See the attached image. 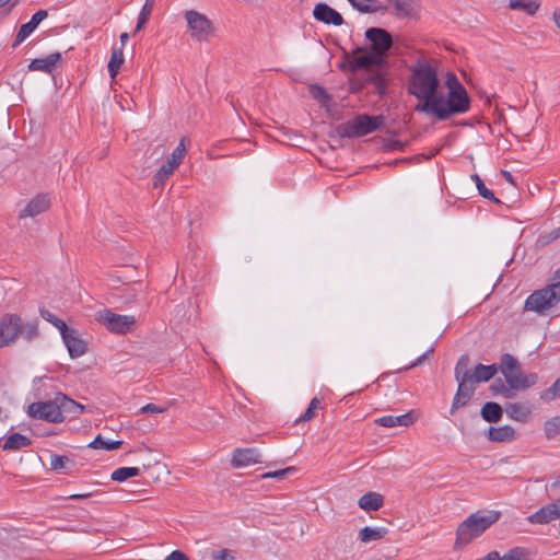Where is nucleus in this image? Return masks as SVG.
I'll list each match as a JSON object with an SVG mask.
<instances>
[{
    "instance_id": "nucleus-1",
    "label": "nucleus",
    "mask_w": 560,
    "mask_h": 560,
    "mask_svg": "<svg viewBox=\"0 0 560 560\" xmlns=\"http://www.w3.org/2000/svg\"><path fill=\"white\" fill-rule=\"evenodd\" d=\"M446 85L447 97L440 91L435 70L429 63H418L412 70L409 83L410 94L419 101L415 110L434 116L440 120L466 113L469 109L470 100L465 88L453 73L448 74Z\"/></svg>"
},
{
    "instance_id": "nucleus-2",
    "label": "nucleus",
    "mask_w": 560,
    "mask_h": 560,
    "mask_svg": "<svg viewBox=\"0 0 560 560\" xmlns=\"http://www.w3.org/2000/svg\"><path fill=\"white\" fill-rule=\"evenodd\" d=\"M365 37L371 42L372 50L351 58L345 67L351 72L376 68L377 70L369 75V80L375 84L378 93L383 94L386 90V79L381 68L386 63L385 52L392 47L393 39L387 31L378 27L368 28Z\"/></svg>"
},
{
    "instance_id": "nucleus-3",
    "label": "nucleus",
    "mask_w": 560,
    "mask_h": 560,
    "mask_svg": "<svg viewBox=\"0 0 560 560\" xmlns=\"http://www.w3.org/2000/svg\"><path fill=\"white\" fill-rule=\"evenodd\" d=\"M469 361V357L464 354L458 359L455 366L454 375L458 387L451 407V415L454 417L458 416L456 411L459 408L468 404L476 389V385L489 381L498 372L495 364H477L474 370H470Z\"/></svg>"
},
{
    "instance_id": "nucleus-4",
    "label": "nucleus",
    "mask_w": 560,
    "mask_h": 560,
    "mask_svg": "<svg viewBox=\"0 0 560 560\" xmlns=\"http://www.w3.org/2000/svg\"><path fill=\"white\" fill-rule=\"evenodd\" d=\"M84 410L85 406L57 393L52 399L31 404L27 415L37 420H62L68 415L78 416Z\"/></svg>"
},
{
    "instance_id": "nucleus-5",
    "label": "nucleus",
    "mask_w": 560,
    "mask_h": 560,
    "mask_svg": "<svg viewBox=\"0 0 560 560\" xmlns=\"http://www.w3.org/2000/svg\"><path fill=\"white\" fill-rule=\"evenodd\" d=\"M500 512L488 511L470 514L456 529L455 548L458 549L481 536L492 524L500 518Z\"/></svg>"
},
{
    "instance_id": "nucleus-6",
    "label": "nucleus",
    "mask_w": 560,
    "mask_h": 560,
    "mask_svg": "<svg viewBox=\"0 0 560 560\" xmlns=\"http://www.w3.org/2000/svg\"><path fill=\"white\" fill-rule=\"evenodd\" d=\"M186 21V32L195 43H209L215 37L217 28L214 23L203 13L197 10H187L184 12Z\"/></svg>"
},
{
    "instance_id": "nucleus-7",
    "label": "nucleus",
    "mask_w": 560,
    "mask_h": 560,
    "mask_svg": "<svg viewBox=\"0 0 560 560\" xmlns=\"http://www.w3.org/2000/svg\"><path fill=\"white\" fill-rule=\"evenodd\" d=\"M555 278L558 279L557 282L535 291L526 299V310L544 314L560 302V268L556 271Z\"/></svg>"
},
{
    "instance_id": "nucleus-8",
    "label": "nucleus",
    "mask_w": 560,
    "mask_h": 560,
    "mask_svg": "<svg viewBox=\"0 0 560 560\" xmlns=\"http://www.w3.org/2000/svg\"><path fill=\"white\" fill-rule=\"evenodd\" d=\"M383 121V116L358 115L353 119L337 126L336 131L342 138L362 137L377 130Z\"/></svg>"
},
{
    "instance_id": "nucleus-9",
    "label": "nucleus",
    "mask_w": 560,
    "mask_h": 560,
    "mask_svg": "<svg viewBox=\"0 0 560 560\" xmlns=\"http://www.w3.org/2000/svg\"><path fill=\"white\" fill-rule=\"evenodd\" d=\"M95 318L114 334H127L133 330L136 325L133 315H120L106 308L98 311Z\"/></svg>"
},
{
    "instance_id": "nucleus-10",
    "label": "nucleus",
    "mask_w": 560,
    "mask_h": 560,
    "mask_svg": "<svg viewBox=\"0 0 560 560\" xmlns=\"http://www.w3.org/2000/svg\"><path fill=\"white\" fill-rule=\"evenodd\" d=\"M22 331V319L16 314H5L0 318V348L12 345Z\"/></svg>"
},
{
    "instance_id": "nucleus-11",
    "label": "nucleus",
    "mask_w": 560,
    "mask_h": 560,
    "mask_svg": "<svg viewBox=\"0 0 560 560\" xmlns=\"http://www.w3.org/2000/svg\"><path fill=\"white\" fill-rule=\"evenodd\" d=\"M51 205V199L47 194H38L32 198L24 209L20 212L19 218H34L40 213L46 212Z\"/></svg>"
},
{
    "instance_id": "nucleus-12",
    "label": "nucleus",
    "mask_w": 560,
    "mask_h": 560,
    "mask_svg": "<svg viewBox=\"0 0 560 560\" xmlns=\"http://www.w3.org/2000/svg\"><path fill=\"white\" fill-rule=\"evenodd\" d=\"M313 16L324 24L340 26L345 23L342 15L326 3H317L313 10Z\"/></svg>"
},
{
    "instance_id": "nucleus-13",
    "label": "nucleus",
    "mask_w": 560,
    "mask_h": 560,
    "mask_svg": "<svg viewBox=\"0 0 560 560\" xmlns=\"http://www.w3.org/2000/svg\"><path fill=\"white\" fill-rule=\"evenodd\" d=\"M32 445V440L24 434L11 432L0 439V448L4 452H19Z\"/></svg>"
},
{
    "instance_id": "nucleus-14",
    "label": "nucleus",
    "mask_w": 560,
    "mask_h": 560,
    "mask_svg": "<svg viewBox=\"0 0 560 560\" xmlns=\"http://www.w3.org/2000/svg\"><path fill=\"white\" fill-rule=\"evenodd\" d=\"M260 463V454L257 448H236L231 458L234 468H243Z\"/></svg>"
},
{
    "instance_id": "nucleus-15",
    "label": "nucleus",
    "mask_w": 560,
    "mask_h": 560,
    "mask_svg": "<svg viewBox=\"0 0 560 560\" xmlns=\"http://www.w3.org/2000/svg\"><path fill=\"white\" fill-rule=\"evenodd\" d=\"M65 345L69 351V355L72 359L79 358L85 353L86 345L79 337L77 330L69 328L61 335Z\"/></svg>"
},
{
    "instance_id": "nucleus-16",
    "label": "nucleus",
    "mask_w": 560,
    "mask_h": 560,
    "mask_svg": "<svg viewBox=\"0 0 560 560\" xmlns=\"http://www.w3.org/2000/svg\"><path fill=\"white\" fill-rule=\"evenodd\" d=\"M61 54L52 52L42 58H35L28 63L30 71H42L45 73H51L54 69L60 63Z\"/></svg>"
},
{
    "instance_id": "nucleus-17",
    "label": "nucleus",
    "mask_w": 560,
    "mask_h": 560,
    "mask_svg": "<svg viewBox=\"0 0 560 560\" xmlns=\"http://www.w3.org/2000/svg\"><path fill=\"white\" fill-rule=\"evenodd\" d=\"M47 16H48V13L46 10H39L36 13H34L32 19L27 23L21 25V27L18 32V35H16L15 42L13 44V47H16L22 42H24L36 30L38 24L42 21H44Z\"/></svg>"
},
{
    "instance_id": "nucleus-18",
    "label": "nucleus",
    "mask_w": 560,
    "mask_h": 560,
    "mask_svg": "<svg viewBox=\"0 0 560 560\" xmlns=\"http://www.w3.org/2000/svg\"><path fill=\"white\" fill-rule=\"evenodd\" d=\"M557 518H560V510L557 502H553L540 508L528 517V521L533 524H547Z\"/></svg>"
},
{
    "instance_id": "nucleus-19",
    "label": "nucleus",
    "mask_w": 560,
    "mask_h": 560,
    "mask_svg": "<svg viewBox=\"0 0 560 560\" xmlns=\"http://www.w3.org/2000/svg\"><path fill=\"white\" fill-rule=\"evenodd\" d=\"M506 383L513 389H525L535 384L537 376L535 374H530L525 376L521 372V368H517L516 371L512 370V372H508L503 374Z\"/></svg>"
},
{
    "instance_id": "nucleus-20",
    "label": "nucleus",
    "mask_w": 560,
    "mask_h": 560,
    "mask_svg": "<svg viewBox=\"0 0 560 560\" xmlns=\"http://www.w3.org/2000/svg\"><path fill=\"white\" fill-rule=\"evenodd\" d=\"M515 436V429L509 424L490 427L488 430V439L492 442H510L514 440Z\"/></svg>"
},
{
    "instance_id": "nucleus-21",
    "label": "nucleus",
    "mask_w": 560,
    "mask_h": 560,
    "mask_svg": "<svg viewBox=\"0 0 560 560\" xmlns=\"http://www.w3.org/2000/svg\"><path fill=\"white\" fill-rule=\"evenodd\" d=\"M384 497L377 492H368L363 494L358 502L360 509L366 512L377 511L383 506Z\"/></svg>"
},
{
    "instance_id": "nucleus-22",
    "label": "nucleus",
    "mask_w": 560,
    "mask_h": 560,
    "mask_svg": "<svg viewBox=\"0 0 560 560\" xmlns=\"http://www.w3.org/2000/svg\"><path fill=\"white\" fill-rule=\"evenodd\" d=\"M398 18L411 16L417 9L416 0H387Z\"/></svg>"
},
{
    "instance_id": "nucleus-23",
    "label": "nucleus",
    "mask_w": 560,
    "mask_h": 560,
    "mask_svg": "<svg viewBox=\"0 0 560 560\" xmlns=\"http://www.w3.org/2000/svg\"><path fill=\"white\" fill-rule=\"evenodd\" d=\"M349 3L361 13H376L386 11L387 7L376 0H348Z\"/></svg>"
},
{
    "instance_id": "nucleus-24",
    "label": "nucleus",
    "mask_w": 560,
    "mask_h": 560,
    "mask_svg": "<svg viewBox=\"0 0 560 560\" xmlns=\"http://www.w3.org/2000/svg\"><path fill=\"white\" fill-rule=\"evenodd\" d=\"M387 534L384 527H370L365 526L359 532V539L362 542H370L382 539Z\"/></svg>"
},
{
    "instance_id": "nucleus-25",
    "label": "nucleus",
    "mask_w": 560,
    "mask_h": 560,
    "mask_svg": "<svg viewBox=\"0 0 560 560\" xmlns=\"http://www.w3.org/2000/svg\"><path fill=\"white\" fill-rule=\"evenodd\" d=\"M538 0H509V8L534 15L539 9Z\"/></svg>"
},
{
    "instance_id": "nucleus-26",
    "label": "nucleus",
    "mask_w": 560,
    "mask_h": 560,
    "mask_svg": "<svg viewBox=\"0 0 560 560\" xmlns=\"http://www.w3.org/2000/svg\"><path fill=\"white\" fill-rule=\"evenodd\" d=\"M124 61H125V57H124L122 49L121 48H113L110 58H109V61L107 65L108 72H109L112 79H114L117 75Z\"/></svg>"
},
{
    "instance_id": "nucleus-27",
    "label": "nucleus",
    "mask_w": 560,
    "mask_h": 560,
    "mask_svg": "<svg viewBox=\"0 0 560 560\" xmlns=\"http://www.w3.org/2000/svg\"><path fill=\"white\" fill-rule=\"evenodd\" d=\"M483 420H500L502 417V408L499 404L489 401L480 409Z\"/></svg>"
},
{
    "instance_id": "nucleus-28",
    "label": "nucleus",
    "mask_w": 560,
    "mask_h": 560,
    "mask_svg": "<svg viewBox=\"0 0 560 560\" xmlns=\"http://www.w3.org/2000/svg\"><path fill=\"white\" fill-rule=\"evenodd\" d=\"M187 153V147L185 143V138L180 139L178 145L175 148V150L171 153V155L167 158L166 163L171 164L175 168H177L180 163L183 162L185 155Z\"/></svg>"
},
{
    "instance_id": "nucleus-29",
    "label": "nucleus",
    "mask_w": 560,
    "mask_h": 560,
    "mask_svg": "<svg viewBox=\"0 0 560 560\" xmlns=\"http://www.w3.org/2000/svg\"><path fill=\"white\" fill-rule=\"evenodd\" d=\"M154 3H155V0H145L144 4L139 13V16H138V22H137V25L135 28V34L140 32L143 28V26L148 23L150 15L154 8Z\"/></svg>"
},
{
    "instance_id": "nucleus-30",
    "label": "nucleus",
    "mask_w": 560,
    "mask_h": 560,
    "mask_svg": "<svg viewBox=\"0 0 560 560\" xmlns=\"http://www.w3.org/2000/svg\"><path fill=\"white\" fill-rule=\"evenodd\" d=\"M176 168L168 163H164L158 170L156 174L153 177V187L158 188L164 185V183L173 175Z\"/></svg>"
},
{
    "instance_id": "nucleus-31",
    "label": "nucleus",
    "mask_w": 560,
    "mask_h": 560,
    "mask_svg": "<svg viewBox=\"0 0 560 560\" xmlns=\"http://www.w3.org/2000/svg\"><path fill=\"white\" fill-rule=\"evenodd\" d=\"M122 441H110L105 440L101 434H98L90 444L89 447L94 450H117L121 446Z\"/></svg>"
},
{
    "instance_id": "nucleus-32",
    "label": "nucleus",
    "mask_w": 560,
    "mask_h": 560,
    "mask_svg": "<svg viewBox=\"0 0 560 560\" xmlns=\"http://www.w3.org/2000/svg\"><path fill=\"white\" fill-rule=\"evenodd\" d=\"M72 466L73 462L68 456L57 454L50 455L51 469L67 472Z\"/></svg>"
},
{
    "instance_id": "nucleus-33",
    "label": "nucleus",
    "mask_w": 560,
    "mask_h": 560,
    "mask_svg": "<svg viewBox=\"0 0 560 560\" xmlns=\"http://www.w3.org/2000/svg\"><path fill=\"white\" fill-rule=\"evenodd\" d=\"M140 475V468L138 467H120L112 472V480L122 482L131 477Z\"/></svg>"
},
{
    "instance_id": "nucleus-34",
    "label": "nucleus",
    "mask_w": 560,
    "mask_h": 560,
    "mask_svg": "<svg viewBox=\"0 0 560 560\" xmlns=\"http://www.w3.org/2000/svg\"><path fill=\"white\" fill-rule=\"evenodd\" d=\"M523 552L520 548L509 550L504 556H500L498 551H491L486 557L477 560H521Z\"/></svg>"
},
{
    "instance_id": "nucleus-35",
    "label": "nucleus",
    "mask_w": 560,
    "mask_h": 560,
    "mask_svg": "<svg viewBox=\"0 0 560 560\" xmlns=\"http://www.w3.org/2000/svg\"><path fill=\"white\" fill-rule=\"evenodd\" d=\"M422 417H423V412L420 409H412L402 415H398V416L387 415V416L378 417L375 420H385V421H388V420H417Z\"/></svg>"
},
{
    "instance_id": "nucleus-36",
    "label": "nucleus",
    "mask_w": 560,
    "mask_h": 560,
    "mask_svg": "<svg viewBox=\"0 0 560 560\" xmlns=\"http://www.w3.org/2000/svg\"><path fill=\"white\" fill-rule=\"evenodd\" d=\"M505 412H506V416L509 418H511L512 420H524L528 415L527 408L520 404L509 405Z\"/></svg>"
},
{
    "instance_id": "nucleus-37",
    "label": "nucleus",
    "mask_w": 560,
    "mask_h": 560,
    "mask_svg": "<svg viewBox=\"0 0 560 560\" xmlns=\"http://www.w3.org/2000/svg\"><path fill=\"white\" fill-rule=\"evenodd\" d=\"M470 178H471V180H474V182H475L476 187H477V189H478V192H479V195H480L481 197H483L485 199L492 200V201H494V202H497V203H499V202H500V201L494 197L493 192H492L491 190H489V189L485 186V184H483L482 179L480 178V176H479L478 174H472V175L470 176Z\"/></svg>"
},
{
    "instance_id": "nucleus-38",
    "label": "nucleus",
    "mask_w": 560,
    "mask_h": 560,
    "mask_svg": "<svg viewBox=\"0 0 560 560\" xmlns=\"http://www.w3.org/2000/svg\"><path fill=\"white\" fill-rule=\"evenodd\" d=\"M40 315H42V317H43L45 320H47V322L51 323L56 328H58V330L60 331V334H61V335H62L63 332H66V331L69 329V327L67 326V324H66L62 319H60V318L56 317V316H55L52 313H50L49 311H47V310H42V311H40Z\"/></svg>"
},
{
    "instance_id": "nucleus-39",
    "label": "nucleus",
    "mask_w": 560,
    "mask_h": 560,
    "mask_svg": "<svg viewBox=\"0 0 560 560\" xmlns=\"http://www.w3.org/2000/svg\"><path fill=\"white\" fill-rule=\"evenodd\" d=\"M517 368H520V363L513 355L509 353L502 355L500 362V371L502 374L512 372V370L516 371Z\"/></svg>"
},
{
    "instance_id": "nucleus-40",
    "label": "nucleus",
    "mask_w": 560,
    "mask_h": 560,
    "mask_svg": "<svg viewBox=\"0 0 560 560\" xmlns=\"http://www.w3.org/2000/svg\"><path fill=\"white\" fill-rule=\"evenodd\" d=\"M166 411H167L166 407H161V406H158L154 404H148V405L139 408L138 411L135 413V416L143 413V415H147L150 417H155V416L164 413Z\"/></svg>"
},
{
    "instance_id": "nucleus-41",
    "label": "nucleus",
    "mask_w": 560,
    "mask_h": 560,
    "mask_svg": "<svg viewBox=\"0 0 560 560\" xmlns=\"http://www.w3.org/2000/svg\"><path fill=\"white\" fill-rule=\"evenodd\" d=\"M558 397H560V377L541 394V398L547 401L553 400Z\"/></svg>"
},
{
    "instance_id": "nucleus-42",
    "label": "nucleus",
    "mask_w": 560,
    "mask_h": 560,
    "mask_svg": "<svg viewBox=\"0 0 560 560\" xmlns=\"http://www.w3.org/2000/svg\"><path fill=\"white\" fill-rule=\"evenodd\" d=\"M294 471H295L294 467H287V468H283V469L265 472V474L261 475V478L262 479H269V478H272V479H283V478H285L287 476L291 475Z\"/></svg>"
},
{
    "instance_id": "nucleus-43",
    "label": "nucleus",
    "mask_w": 560,
    "mask_h": 560,
    "mask_svg": "<svg viewBox=\"0 0 560 560\" xmlns=\"http://www.w3.org/2000/svg\"><path fill=\"white\" fill-rule=\"evenodd\" d=\"M320 407V400L318 398H313L308 405V408L305 410L303 416H301L298 420H311L315 417H317V413L315 412L316 409Z\"/></svg>"
},
{
    "instance_id": "nucleus-44",
    "label": "nucleus",
    "mask_w": 560,
    "mask_h": 560,
    "mask_svg": "<svg viewBox=\"0 0 560 560\" xmlns=\"http://www.w3.org/2000/svg\"><path fill=\"white\" fill-rule=\"evenodd\" d=\"M311 94L315 100H317L323 105H326L330 101L328 93L322 86H312Z\"/></svg>"
},
{
    "instance_id": "nucleus-45",
    "label": "nucleus",
    "mask_w": 560,
    "mask_h": 560,
    "mask_svg": "<svg viewBox=\"0 0 560 560\" xmlns=\"http://www.w3.org/2000/svg\"><path fill=\"white\" fill-rule=\"evenodd\" d=\"M20 335L24 336L26 340H32L37 336V326L34 323H27L26 325H22V331Z\"/></svg>"
},
{
    "instance_id": "nucleus-46",
    "label": "nucleus",
    "mask_w": 560,
    "mask_h": 560,
    "mask_svg": "<svg viewBox=\"0 0 560 560\" xmlns=\"http://www.w3.org/2000/svg\"><path fill=\"white\" fill-rule=\"evenodd\" d=\"M547 439H552L560 433V422H545L544 427Z\"/></svg>"
},
{
    "instance_id": "nucleus-47",
    "label": "nucleus",
    "mask_w": 560,
    "mask_h": 560,
    "mask_svg": "<svg viewBox=\"0 0 560 560\" xmlns=\"http://www.w3.org/2000/svg\"><path fill=\"white\" fill-rule=\"evenodd\" d=\"M212 559L214 560H234L232 551L229 549H221L212 552Z\"/></svg>"
},
{
    "instance_id": "nucleus-48",
    "label": "nucleus",
    "mask_w": 560,
    "mask_h": 560,
    "mask_svg": "<svg viewBox=\"0 0 560 560\" xmlns=\"http://www.w3.org/2000/svg\"><path fill=\"white\" fill-rule=\"evenodd\" d=\"M165 560H190L183 551L174 550L172 551Z\"/></svg>"
},
{
    "instance_id": "nucleus-49",
    "label": "nucleus",
    "mask_w": 560,
    "mask_h": 560,
    "mask_svg": "<svg viewBox=\"0 0 560 560\" xmlns=\"http://www.w3.org/2000/svg\"><path fill=\"white\" fill-rule=\"evenodd\" d=\"M433 352V349L431 348L428 352H425L424 354H422L421 357H419L410 366H416L420 363H422V361Z\"/></svg>"
},
{
    "instance_id": "nucleus-50",
    "label": "nucleus",
    "mask_w": 560,
    "mask_h": 560,
    "mask_svg": "<svg viewBox=\"0 0 560 560\" xmlns=\"http://www.w3.org/2000/svg\"><path fill=\"white\" fill-rule=\"evenodd\" d=\"M382 427L384 428H393L397 424H407L408 422H394V421H390V422H378Z\"/></svg>"
},
{
    "instance_id": "nucleus-51",
    "label": "nucleus",
    "mask_w": 560,
    "mask_h": 560,
    "mask_svg": "<svg viewBox=\"0 0 560 560\" xmlns=\"http://www.w3.org/2000/svg\"><path fill=\"white\" fill-rule=\"evenodd\" d=\"M502 175L504 176V178L512 185H514V179H513V176L511 175L510 172L508 171H502Z\"/></svg>"
},
{
    "instance_id": "nucleus-52",
    "label": "nucleus",
    "mask_w": 560,
    "mask_h": 560,
    "mask_svg": "<svg viewBox=\"0 0 560 560\" xmlns=\"http://www.w3.org/2000/svg\"><path fill=\"white\" fill-rule=\"evenodd\" d=\"M553 22L556 23V25L560 28V10H557L555 13H553Z\"/></svg>"
},
{
    "instance_id": "nucleus-53",
    "label": "nucleus",
    "mask_w": 560,
    "mask_h": 560,
    "mask_svg": "<svg viewBox=\"0 0 560 560\" xmlns=\"http://www.w3.org/2000/svg\"><path fill=\"white\" fill-rule=\"evenodd\" d=\"M91 494L90 493H84V494H71L68 497V499H85V498H89Z\"/></svg>"
},
{
    "instance_id": "nucleus-54",
    "label": "nucleus",
    "mask_w": 560,
    "mask_h": 560,
    "mask_svg": "<svg viewBox=\"0 0 560 560\" xmlns=\"http://www.w3.org/2000/svg\"><path fill=\"white\" fill-rule=\"evenodd\" d=\"M119 39H120V43H121L122 46L126 45V43L129 39L128 33H121L120 36H119Z\"/></svg>"
},
{
    "instance_id": "nucleus-55",
    "label": "nucleus",
    "mask_w": 560,
    "mask_h": 560,
    "mask_svg": "<svg viewBox=\"0 0 560 560\" xmlns=\"http://www.w3.org/2000/svg\"><path fill=\"white\" fill-rule=\"evenodd\" d=\"M552 489H560V475L557 477L555 482L551 485Z\"/></svg>"
},
{
    "instance_id": "nucleus-56",
    "label": "nucleus",
    "mask_w": 560,
    "mask_h": 560,
    "mask_svg": "<svg viewBox=\"0 0 560 560\" xmlns=\"http://www.w3.org/2000/svg\"><path fill=\"white\" fill-rule=\"evenodd\" d=\"M11 0H0V9L3 8L7 3H9Z\"/></svg>"
},
{
    "instance_id": "nucleus-57",
    "label": "nucleus",
    "mask_w": 560,
    "mask_h": 560,
    "mask_svg": "<svg viewBox=\"0 0 560 560\" xmlns=\"http://www.w3.org/2000/svg\"><path fill=\"white\" fill-rule=\"evenodd\" d=\"M362 50L359 48L354 51V54L361 52Z\"/></svg>"
}]
</instances>
